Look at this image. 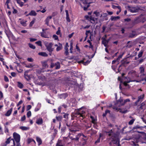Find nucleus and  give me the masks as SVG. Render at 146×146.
Listing matches in <instances>:
<instances>
[{"label": "nucleus", "instance_id": "393cba45", "mask_svg": "<svg viewBox=\"0 0 146 146\" xmlns=\"http://www.w3.org/2000/svg\"><path fill=\"white\" fill-rule=\"evenodd\" d=\"M52 17L51 16H50L47 17L45 21V24L47 25H48L49 22L50 21V19H51Z\"/></svg>", "mask_w": 146, "mask_h": 146}, {"label": "nucleus", "instance_id": "603ef678", "mask_svg": "<svg viewBox=\"0 0 146 146\" xmlns=\"http://www.w3.org/2000/svg\"><path fill=\"white\" fill-rule=\"evenodd\" d=\"M17 3L19 4L21 7H22L23 5V3L21 1H17Z\"/></svg>", "mask_w": 146, "mask_h": 146}, {"label": "nucleus", "instance_id": "c9c22d12", "mask_svg": "<svg viewBox=\"0 0 146 146\" xmlns=\"http://www.w3.org/2000/svg\"><path fill=\"white\" fill-rule=\"evenodd\" d=\"M140 133H142L144 135L143 139L144 141V143H146V133L143 132H141Z\"/></svg>", "mask_w": 146, "mask_h": 146}, {"label": "nucleus", "instance_id": "6ab92c4d", "mask_svg": "<svg viewBox=\"0 0 146 146\" xmlns=\"http://www.w3.org/2000/svg\"><path fill=\"white\" fill-rule=\"evenodd\" d=\"M69 46L68 45V43H66V46L65 47L64 49L65 50V54L66 55H68L69 54V52H68V48Z\"/></svg>", "mask_w": 146, "mask_h": 146}, {"label": "nucleus", "instance_id": "37998d69", "mask_svg": "<svg viewBox=\"0 0 146 146\" xmlns=\"http://www.w3.org/2000/svg\"><path fill=\"white\" fill-rule=\"evenodd\" d=\"M110 111L109 110H106L105 111L104 113L103 114V116L104 117H105L106 115L107 114V113H110Z\"/></svg>", "mask_w": 146, "mask_h": 146}, {"label": "nucleus", "instance_id": "2eb2a0df", "mask_svg": "<svg viewBox=\"0 0 146 146\" xmlns=\"http://www.w3.org/2000/svg\"><path fill=\"white\" fill-rule=\"evenodd\" d=\"M98 18H95L92 17V16H91V18H90V21H92L91 22L93 23H95L96 24L98 23Z\"/></svg>", "mask_w": 146, "mask_h": 146}, {"label": "nucleus", "instance_id": "a19ab883", "mask_svg": "<svg viewBox=\"0 0 146 146\" xmlns=\"http://www.w3.org/2000/svg\"><path fill=\"white\" fill-rule=\"evenodd\" d=\"M93 14L95 15L96 16L98 17L100 15V13L98 11H94L93 12Z\"/></svg>", "mask_w": 146, "mask_h": 146}, {"label": "nucleus", "instance_id": "8fccbe9b", "mask_svg": "<svg viewBox=\"0 0 146 146\" xmlns=\"http://www.w3.org/2000/svg\"><path fill=\"white\" fill-rule=\"evenodd\" d=\"M18 86L19 88H22L23 87V84L19 82H18Z\"/></svg>", "mask_w": 146, "mask_h": 146}, {"label": "nucleus", "instance_id": "a878e982", "mask_svg": "<svg viewBox=\"0 0 146 146\" xmlns=\"http://www.w3.org/2000/svg\"><path fill=\"white\" fill-rule=\"evenodd\" d=\"M13 108H12L8 110L7 113L5 114V115L6 116H9L10 115L12 111Z\"/></svg>", "mask_w": 146, "mask_h": 146}, {"label": "nucleus", "instance_id": "c03bdc74", "mask_svg": "<svg viewBox=\"0 0 146 146\" xmlns=\"http://www.w3.org/2000/svg\"><path fill=\"white\" fill-rule=\"evenodd\" d=\"M35 21V19H34L29 24V27H31L34 24V23Z\"/></svg>", "mask_w": 146, "mask_h": 146}, {"label": "nucleus", "instance_id": "338daca9", "mask_svg": "<svg viewBox=\"0 0 146 146\" xmlns=\"http://www.w3.org/2000/svg\"><path fill=\"white\" fill-rule=\"evenodd\" d=\"M85 18L88 20L90 21V18H91V16L90 17H89V16L88 15H86L85 16Z\"/></svg>", "mask_w": 146, "mask_h": 146}, {"label": "nucleus", "instance_id": "423d86ee", "mask_svg": "<svg viewBox=\"0 0 146 146\" xmlns=\"http://www.w3.org/2000/svg\"><path fill=\"white\" fill-rule=\"evenodd\" d=\"M108 15L106 13H103L100 15V18L99 19V22L100 23L103 22L104 21H107L108 19Z\"/></svg>", "mask_w": 146, "mask_h": 146}, {"label": "nucleus", "instance_id": "ddd939ff", "mask_svg": "<svg viewBox=\"0 0 146 146\" xmlns=\"http://www.w3.org/2000/svg\"><path fill=\"white\" fill-rule=\"evenodd\" d=\"M74 77H76L77 78L79 79L82 78V75L80 72L74 71Z\"/></svg>", "mask_w": 146, "mask_h": 146}, {"label": "nucleus", "instance_id": "052dcab7", "mask_svg": "<svg viewBox=\"0 0 146 146\" xmlns=\"http://www.w3.org/2000/svg\"><path fill=\"white\" fill-rule=\"evenodd\" d=\"M8 37L9 39V40L10 41V42H12L11 41L12 39L13 40H15V37Z\"/></svg>", "mask_w": 146, "mask_h": 146}, {"label": "nucleus", "instance_id": "cd10ccee", "mask_svg": "<svg viewBox=\"0 0 146 146\" xmlns=\"http://www.w3.org/2000/svg\"><path fill=\"white\" fill-rule=\"evenodd\" d=\"M36 13L35 11L32 10L28 15H27V16H36Z\"/></svg>", "mask_w": 146, "mask_h": 146}, {"label": "nucleus", "instance_id": "13d9d810", "mask_svg": "<svg viewBox=\"0 0 146 146\" xmlns=\"http://www.w3.org/2000/svg\"><path fill=\"white\" fill-rule=\"evenodd\" d=\"M31 115V112L30 111H28L27 113V117H30Z\"/></svg>", "mask_w": 146, "mask_h": 146}, {"label": "nucleus", "instance_id": "79ce46f5", "mask_svg": "<svg viewBox=\"0 0 146 146\" xmlns=\"http://www.w3.org/2000/svg\"><path fill=\"white\" fill-rule=\"evenodd\" d=\"M55 66H56L55 68L56 69H58L60 68V63L59 62H57L55 64Z\"/></svg>", "mask_w": 146, "mask_h": 146}, {"label": "nucleus", "instance_id": "f03ea898", "mask_svg": "<svg viewBox=\"0 0 146 146\" xmlns=\"http://www.w3.org/2000/svg\"><path fill=\"white\" fill-rule=\"evenodd\" d=\"M114 129L113 128L109 131L105 132L106 133L108 134V135L111 137L113 141L115 140L117 137L116 134L114 132Z\"/></svg>", "mask_w": 146, "mask_h": 146}, {"label": "nucleus", "instance_id": "6e6d98bb", "mask_svg": "<svg viewBox=\"0 0 146 146\" xmlns=\"http://www.w3.org/2000/svg\"><path fill=\"white\" fill-rule=\"evenodd\" d=\"M113 9L117 8L119 9H121V7L120 6H115V5H113Z\"/></svg>", "mask_w": 146, "mask_h": 146}, {"label": "nucleus", "instance_id": "1a4fd4ad", "mask_svg": "<svg viewBox=\"0 0 146 146\" xmlns=\"http://www.w3.org/2000/svg\"><path fill=\"white\" fill-rule=\"evenodd\" d=\"M84 60H85V59H84L83 60H81L80 61H79L78 59H77L76 60H75L74 59V62L75 63L77 62L79 64L80 63H82L84 65H87L88 64H89L90 63V62L88 60H87L86 62H84Z\"/></svg>", "mask_w": 146, "mask_h": 146}, {"label": "nucleus", "instance_id": "4be33fe9", "mask_svg": "<svg viewBox=\"0 0 146 146\" xmlns=\"http://www.w3.org/2000/svg\"><path fill=\"white\" fill-rule=\"evenodd\" d=\"M43 123V120L42 118H38L36 122V123L38 125H40L42 124Z\"/></svg>", "mask_w": 146, "mask_h": 146}, {"label": "nucleus", "instance_id": "4c0bfd02", "mask_svg": "<svg viewBox=\"0 0 146 146\" xmlns=\"http://www.w3.org/2000/svg\"><path fill=\"white\" fill-rule=\"evenodd\" d=\"M143 52V50H141L139 53L138 56L139 58L141 57L142 56V54Z\"/></svg>", "mask_w": 146, "mask_h": 146}, {"label": "nucleus", "instance_id": "7ed1b4c3", "mask_svg": "<svg viewBox=\"0 0 146 146\" xmlns=\"http://www.w3.org/2000/svg\"><path fill=\"white\" fill-rule=\"evenodd\" d=\"M85 113V111H82L81 109H79L77 110H75L74 113V117H77L78 115V117H82V118H84V116L83 115V114Z\"/></svg>", "mask_w": 146, "mask_h": 146}, {"label": "nucleus", "instance_id": "5fc2aeb1", "mask_svg": "<svg viewBox=\"0 0 146 146\" xmlns=\"http://www.w3.org/2000/svg\"><path fill=\"white\" fill-rule=\"evenodd\" d=\"M130 100L129 99H126L124 100L123 101V104H122V105H124L127 102H130Z\"/></svg>", "mask_w": 146, "mask_h": 146}, {"label": "nucleus", "instance_id": "20e7f679", "mask_svg": "<svg viewBox=\"0 0 146 146\" xmlns=\"http://www.w3.org/2000/svg\"><path fill=\"white\" fill-rule=\"evenodd\" d=\"M13 136L14 140L17 143L16 146H20V143H19L20 139V135L14 132L13 133Z\"/></svg>", "mask_w": 146, "mask_h": 146}, {"label": "nucleus", "instance_id": "b1692460", "mask_svg": "<svg viewBox=\"0 0 146 146\" xmlns=\"http://www.w3.org/2000/svg\"><path fill=\"white\" fill-rule=\"evenodd\" d=\"M121 63H122V65H123V66H125V64H129V62L127 61V59H125L122 60L121 61Z\"/></svg>", "mask_w": 146, "mask_h": 146}, {"label": "nucleus", "instance_id": "c756f323", "mask_svg": "<svg viewBox=\"0 0 146 146\" xmlns=\"http://www.w3.org/2000/svg\"><path fill=\"white\" fill-rule=\"evenodd\" d=\"M86 36H91L92 35V32L90 30L86 31Z\"/></svg>", "mask_w": 146, "mask_h": 146}, {"label": "nucleus", "instance_id": "39448f33", "mask_svg": "<svg viewBox=\"0 0 146 146\" xmlns=\"http://www.w3.org/2000/svg\"><path fill=\"white\" fill-rule=\"evenodd\" d=\"M77 84L76 80L75 81H74V84L76 85V86H75L74 87H75V88H76L75 92H76V93L79 92L82 90L83 88V86L82 85L80 84L79 86H77Z\"/></svg>", "mask_w": 146, "mask_h": 146}, {"label": "nucleus", "instance_id": "473e14b6", "mask_svg": "<svg viewBox=\"0 0 146 146\" xmlns=\"http://www.w3.org/2000/svg\"><path fill=\"white\" fill-rule=\"evenodd\" d=\"M27 21L22 20L20 21V23L24 27H25L27 26Z\"/></svg>", "mask_w": 146, "mask_h": 146}, {"label": "nucleus", "instance_id": "2f4dec72", "mask_svg": "<svg viewBox=\"0 0 146 146\" xmlns=\"http://www.w3.org/2000/svg\"><path fill=\"white\" fill-rule=\"evenodd\" d=\"M24 76L25 78L28 81L31 78L30 76L28 75L27 74L26 72H25L24 74Z\"/></svg>", "mask_w": 146, "mask_h": 146}, {"label": "nucleus", "instance_id": "f704fd0d", "mask_svg": "<svg viewBox=\"0 0 146 146\" xmlns=\"http://www.w3.org/2000/svg\"><path fill=\"white\" fill-rule=\"evenodd\" d=\"M139 70H140V73L143 74L144 72L145 69L144 68L143 66H141L140 67Z\"/></svg>", "mask_w": 146, "mask_h": 146}, {"label": "nucleus", "instance_id": "4d7b16f0", "mask_svg": "<svg viewBox=\"0 0 146 146\" xmlns=\"http://www.w3.org/2000/svg\"><path fill=\"white\" fill-rule=\"evenodd\" d=\"M62 48V46L61 45H60L59 46H58L56 48V50L57 51H58L60 50Z\"/></svg>", "mask_w": 146, "mask_h": 146}, {"label": "nucleus", "instance_id": "09e8293b", "mask_svg": "<svg viewBox=\"0 0 146 146\" xmlns=\"http://www.w3.org/2000/svg\"><path fill=\"white\" fill-rule=\"evenodd\" d=\"M72 130H71L70 132L69 133V137L72 140L73 139V137H72V135H73L72 134Z\"/></svg>", "mask_w": 146, "mask_h": 146}, {"label": "nucleus", "instance_id": "e2e57ef3", "mask_svg": "<svg viewBox=\"0 0 146 146\" xmlns=\"http://www.w3.org/2000/svg\"><path fill=\"white\" fill-rule=\"evenodd\" d=\"M131 34V35L133 36L136 35V32L135 31H132Z\"/></svg>", "mask_w": 146, "mask_h": 146}, {"label": "nucleus", "instance_id": "0eeeda50", "mask_svg": "<svg viewBox=\"0 0 146 146\" xmlns=\"http://www.w3.org/2000/svg\"><path fill=\"white\" fill-rule=\"evenodd\" d=\"M48 50L50 52L49 54L51 55V53L53 51V48H52V43H47L45 44Z\"/></svg>", "mask_w": 146, "mask_h": 146}, {"label": "nucleus", "instance_id": "f8f14e48", "mask_svg": "<svg viewBox=\"0 0 146 146\" xmlns=\"http://www.w3.org/2000/svg\"><path fill=\"white\" fill-rule=\"evenodd\" d=\"M82 135L84 137H86L82 133H79L76 136L75 138H74V142H78L79 138Z\"/></svg>", "mask_w": 146, "mask_h": 146}, {"label": "nucleus", "instance_id": "4468645a", "mask_svg": "<svg viewBox=\"0 0 146 146\" xmlns=\"http://www.w3.org/2000/svg\"><path fill=\"white\" fill-rule=\"evenodd\" d=\"M131 22L132 24V27L135 25L138 24L140 23L138 17L135 18L134 20H133L131 21Z\"/></svg>", "mask_w": 146, "mask_h": 146}, {"label": "nucleus", "instance_id": "c85d7f7f", "mask_svg": "<svg viewBox=\"0 0 146 146\" xmlns=\"http://www.w3.org/2000/svg\"><path fill=\"white\" fill-rule=\"evenodd\" d=\"M36 140L37 142L38 143V145H41L42 143V141L41 139L39 137H36Z\"/></svg>", "mask_w": 146, "mask_h": 146}, {"label": "nucleus", "instance_id": "774afa93", "mask_svg": "<svg viewBox=\"0 0 146 146\" xmlns=\"http://www.w3.org/2000/svg\"><path fill=\"white\" fill-rule=\"evenodd\" d=\"M56 146H63L60 144V141H59L56 144Z\"/></svg>", "mask_w": 146, "mask_h": 146}, {"label": "nucleus", "instance_id": "864d4df0", "mask_svg": "<svg viewBox=\"0 0 146 146\" xmlns=\"http://www.w3.org/2000/svg\"><path fill=\"white\" fill-rule=\"evenodd\" d=\"M135 119H132L130 120L129 122V124L130 125H131L133 123Z\"/></svg>", "mask_w": 146, "mask_h": 146}, {"label": "nucleus", "instance_id": "72a5a7b5", "mask_svg": "<svg viewBox=\"0 0 146 146\" xmlns=\"http://www.w3.org/2000/svg\"><path fill=\"white\" fill-rule=\"evenodd\" d=\"M20 129L23 130H27L29 129V128L28 127L25 126H21L20 127Z\"/></svg>", "mask_w": 146, "mask_h": 146}, {"label": "nucleus", "instance_id": "680f3d73", "mask_svg": "<svg viewBox=\"0 0 146 146\" xmlns=\"http://www.w3.org/2000/svg\"><path fill=\"white\" fill-rule=\"evenodd\" d=\"M4 80L6 82H8L9 81V80L8 78L6 76H4Z\"/></svg>", "mask_w": 146, "mask_h": 146}, {"label": "nucleus", "instance_id": "de8ad7c7", "mask_svg": "<svg viewBox=\"0 0 146 146\" xmlns=\"http://www.w3.org/2000/svg\"><path fill=\"white\" fill-rule=\"evenodd\" d=\"M29 47L31 48L34 49L35 48V47L33 45V44H31L30 43L29 44Z\"/></svg>", "mask_w": 146, "mask_h": 146}, {"label": "nucleus", "instance_id": "9b49d317", "mask_svg": "<svg viewBox=\"0 0 146 146\" xmlns=\"http://www.w3.org/2000/svg\"><path fill=\"white\" fill-rule=\"evenodd\" d=\"M106 38L107 37H104V38H103L102 39V43L105 47H106L107 46L108 42L110 40V38L107 39Z\"/></svg>", "mask_w": 146, "mask_h": 146}, {"label": "nucleus", "instance_id": "ea45409f", "mask_svg": "<svg viewBox=\"0 0 146 146\" xmlns=\"http://www.w3.org/2000/svg\"><path fill=\"white\" fill-rule=\"evenodd\" d=\"M73 50V49L72 47V42H71L70 44L69 52L70 53H72V52Z\"/></svg>", "mask_w": 146, "mask_h": 146}, {"label": "nucleus", "instance_id": "49530a36", "mask_svg": "<svg viewBox=\"0 0 146 146\" xmlns=\"http://www.w3.org/2000/svg\"><path fill=\"white\" fill-rule=\"evenodd\" d=\"M42 65L45 68L48 67V65L46 62H44L42 63Z\"/></svg>", "mask_w": 146, "mask_h": 146}, {"label": "nucleus", "instance_id": "e433bc0d", "mask_svg": "<svg viewBox=\"0 0 146 146\" xmlns=\"http://www.w3.org/2000/svg\"><path fill=\"white\" fill-rule=\"evenodd\" d=\"M38 54L41 56H48L47 54L45 52H39Z\"/></svg>", "mask_w": 146, "mask_h": 146}, {"label": "nucleus", "instance_id": "6e6552de", "mask_svg": "<svg viewBox=\"0 0 146 146\" xmlns=\"http://www.w3.org/2000/svg\"><path fill=\"white\" fill-rule=\"evenodd\" d=\"M137 108L140 110L144 111L146 109V104L145 102L141 103L140 105L138 106Z\"/></svg>", "mask_w": 146, "mask_h": 146}, {"label": "nucleus", "instance_id": "dca6fc26", "mask_svg": "<svg viewBox=\"0 0 146 146\" xmlns=\"http://www.w3.org/2000/svg\"><path fill=\"white\" fill-rule=\"evenodd\" d=\"M128 74L133 78H135L137 76L136 73L135 71H131L128 73Z\"/></svg>", "mask_w": 146, "mask_h": 146}, {"label": "nucleus", "instance_id": "a18cd8bd", "mask_svg": "<svg viewBox=\"0 0 146 146\" xmlns=\"http://www.w3.org/2000/svg\"><path fill=\"white\" fill-rule=\"evenodd\" d=\"M90 117L92 119V122L93 123H94L96 121V119L94 118L93 116H91Z\"/></svg>", "mask_w": 146, "mask_h": 146}, {"label": "nucleus", "instance_id": "9d476101", "mask_svg": "<svg viewBox=\"0 0 146 146\" xmlns=\"http://www.w3.org/2000/svg\"><path fill=\"white\" fill-rule=\"evenodd\" d=\"M145 97L144 94H143V95H140L138 96V99L137 101L135 103V106H137L138 105V103L139 102H141L143 100V99Z\"/></svg>", "mask_w": 146, "mask_h": 146}, {"label": "nucleus", "instance_id": "69168bd1", "mask_svg": "<svg viewBox=\"0 0 146 146\" xmlns=\"http://www.w3.org/2000/svg\"><path fill=\"white\" fill-rule=\"evenodd\" d=\"M60 27H58V31L56 32V34H57V35H59L60 34Z\"/></svg>", "mask_w": 146, "mask_h": 146}, {"label": "nucleus", "instance_id": "a211bd4d", "mask_svg": "<svg viewBox=\"0 0 146 146\" xmlns=\"http://www.w3.org/2000/svg\"><path fill=\"white\" fill-rule=\"evenodd\" d=\"M138 82V81H137L136 80H129V81H125L124 82H123V85L125 86H128L129 87V85L127 83H129L130 82Z\"/></svg>", "mask_w": 146, "mask_h": 146}, {"label": "nucleus", "instance_id": "bb28decb", "mask_svg": "<svg viewBox=\"0 0 146 146\" xmlns=\"http://www.w3.org/2000/svg\"><path fill=\"white\" fill-rule=\"evenodd\" d=\"M41 104L40 103H38L36 107L35 108V111H38L40 109L41 107Z\"/></svg>", "mask_w": 146, "mask_h": 146}, {"label": "nucleus", "instance_id": "f3484780", "mask_svg": "<svg viewBox=\"0 0 146 146\" xmlns=\"http://www.w3.org/2000/svg\"><path fill=\"white\" fill-rule=\"evenodd\" d=\"M140 22H142L143 23H144L146 21V19L145 17L143 16L140 15L138 17Z\"/></svg>", "mask_w": 146, "mask_h": 146}, {"label": "nucleus", "instance_id": "f257e3e1", "mask_svg": "<svg viewBox=\"0 0 146 146\" xmlns=\"http://www.w3.org/2000/svg\"><path fill=\"white\" fill-rule=\"evenodd\" d=\"M127 7L128 10L132 13L138 12L140 9L139 7L135 6H131L128 5L127 6Z\"/></svg>", "mask_w": 146, "mask_h": 146}, {"label": "nucleus", "instance_id": "5701e85b", "mask_svg": "<svg viewBox=\"0 0 146 146\" xmlns=\"http://www.w3.org/2000/svg\"><path fill=\"white\" fill-rule=\"evenodd\" d=\"M120 18V17L119 16L115 17L111 16L110 18L111 21H116Z\"/></svg>", "mask_w": 146, "mask_h": 146}, {"label": "nucleus", "instance_id": "3c124183", "mask_svg": "<svg viewBox=\"0 0 146 146\" xmlns=\"http://www.w3.org/2000/svg\"><path fill=\"white\" fill-rule=\"evenodd\" d=\"M132 46V44L131 43H130L129 42H128L127 43V47L128 48H130Z\"/></svg>", "mask_w": 146, "mask_h": 146}, {"label": "nucleus", "instance_id": "7c9ffc66", "mask_svg": "<svg viewBox=\"0 0 146 146\" xmlns=\"http://www.w3.org/2000/svg\"><path fill=\"white\" fill-rule=\"evenodd\" d=\"M65 12L66 13V19L67 20V21L68 22H70V19L69 17V14H68V11L67 10H65Z\"/></svg>", "mask_w": 146, "mask_h": 146}, {"label": "nucleus", "instance_id": "bf43d9fd", "mask_svg": "<svg viewBox=\"0 0 146 146\" xmlns=\"http://www.w3.org/2000/svg\"><path fill=\"white\" fill-rule=\"evenodd\" d=\"M33 65L31 64H30L28 65H26L25 66L27 68H30L33 67Z\"/></svg>", "mask_w": 146, "mask_h": 146}, {"label": "nucleus", "instance_id": "aec40b11", "mask_svg": "<svg viewBox=\"0 0 146 146\" xmlns=\"http://www.w3.org/2000/svg\"><path fill=\"white\" fill-rule=\"evenodd\" d=\"M11 140H12L13 141H14V140L13 139H11V137L9 138L6 141L5 143L4 144L3 146H6L7 144H9L10 143Z\"/></svg>", "mask_w": 146, "mask_h": 146}, {"label": "nucleus", "instance_id": "58836bf2", "mask_svg": "<svg viewBox=\"0 0 146 146\" xmlns=\"http://www.w3.org/2000/svg\"><path fill=\"white\" fill-rule=\"evenodd\" d=\"M32 141H33L34 143H36L34 139L31 138H29L28 139L27 142L29 144Z\"/></svg>", "mask_w": 146, "mask_h": 146}, {"label": "nucleus", "instance_id": "412c9836", "mask_svg": "<svg viewBox=\"0 0 146 146\" xmlns=\"http://www.w3.org/2000/svg\"><path fill=\"white\" fill-rule=\"evenodd\" d=\"M117 104H119V106H123V105H122V104H123V102L122 99L120 98L119 99L117 100Z\"/></svg>", "mask_w": 146, "mask_h": 146}, {"label": "nucleus", "instance_id": "0e129e2a", "mask_svg": "<svg viewBox=\"0 0 146 146\" xmlns=\"http://www.w3.org/2000/svg\"><path fill=\"white\" fill-rule=\"evenodd\" d=\"M35 43L36 44L39 46H41V42L40 41H38L36 42Z\"/></svg>", "mask_w": 146, "mask_h": 146}]
</instances>
